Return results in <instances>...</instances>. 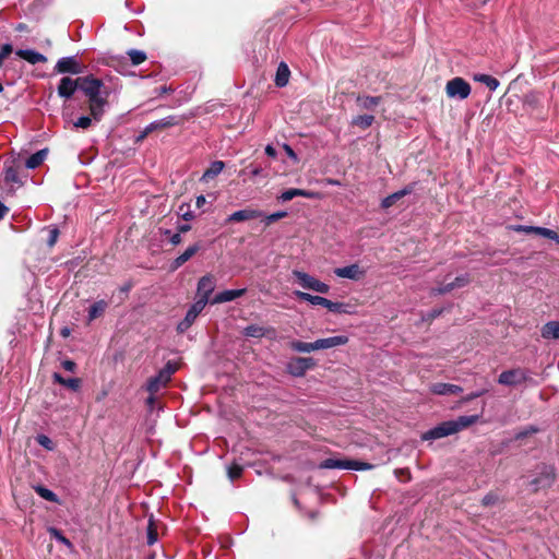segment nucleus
Returning <instances> with one entry per match:
<instances>
[{
  "label": "nucleus",
  "instance_id": "obj_59",
  "mask_svg": "<svg viewBox=\"0 0 559 559\" xmlns=\"http://www.w3.org/2000/svg\"><path fill=\"white\" fill-rule=\"evenodd\" d=\"M206 203V199L204 195H199L195 200L197 207L201 209Z\"/></svg>",
  "mask_w": 559,
  "mask_h": 559
},
{
  "label": "nucleus",
  "instance_id": "obj_7",
  "mask_svg": "<svg viewBox=\"0 0 559 559\" xmlns=\"http://www.w3.org/2000/svg\"><path fill=\"white\" fill-rule=\"evenodd\" d=\"M216 280L212 274L202 276L198 282L197 300H203L204 306L211 302L210 296L214 292Z\"/></svg>",
  "mask_w": 559,
  "mask_h": 559
},
{
  "label": "nucleus",
  "instance_id": "obj_34",
  "mask_svg": "<svg viewBox=\"0 0 559 559\" xmlns=\"http://www.w3.org/2000/svg\"><path fill=\"white\" fill-rule=\"evenodd\" d=\"M373 121H374V117L372 115H360V116L354 117L352 120V123L361 129H367L373 123Z\"/></svg>",
  "mask_w": 559,
  "mask_h": 559
},
{
  "label": "nucleus",
  "instance_id": "obj_24",
  "mask_svg": "<svg viewBox=\"0 0 559 559\" xmlns=\"http://www.w3.org/2000/svg\"><path fill=\"white\" fill-rule=\"evenodd\" d=\"M411 192H412L411 188H405L400 191H396V192L388 195L386 198H384L381 202V206L386 210V209L391 207L392 205H394L399 200H401L405 195L409 194Z\"/></svg>",
  "mask_w": 559,
  "mask_h": 559
},
{
  "label": "nucleus",
  "instance_id": "obj_60",
  "mask_svg": "<svg viewBox=\"0 0 559 559\" xmlns=\"http://www.w3.org/2000/svg\"><path fill=\"white\" fill-rule=\"evenodd\" d=\"M7 212L8 209L0 202V219L3 218Z\"/></svg>",
  "mask_w": 559,
  "mask_h": 559
},
{
  "label": "nucleus",
  "instance_id": "obj_53",
  "mask_svg": "<svg viewBox=\"0 0 559 559\" xmlns=\"http://www.w3.org/2000/svg\"><path fill=\"white\" fill-rule=\"evenodd\" d=\"M497 501V497L492 493H489L483 498L484 506H491Z\"/></svg>",
  "mask_w": 559,
  "mask_h": 559
},
{
  "label": "nucleus",
  "instance_id": "obj_3",
  "mask_svg": "<svg viewBox=\"0 0 559 559\" xmlns=\"http://www.w3.org/2000/svg\"><path fill=\"white\" fill-rule=\"evenodd\" d=\"M556 479V471L552 466L543 465L539 467L538 474L531 480L534 491L546 489L552 486Z\"/></svg>",
  "mask_w": 559,
  "mask_h": 559
},
{
  "label": "nucleus",
  "instance_id": "obj_4",
  "mask_svg": "<svg viewBox=\"0 0 559 559\" xmlns=\"http://www.w3.org/2000/svg\"><path fill=\"white\" fill-rule=\"evenodd\" d=\"M176 367L168 362L155 377L151 378L147 382V390L150 393L155 394L170 381L171 376L175 373Z\"/></svg>",
  "mask_w": 559,
  "mask_h": 559
},
{
  "label": "nucleus",
  "instance_id": "obj_11",
  "mask_svg": "<svg viewBox=\"0 0 559 559\" xmlns=\"http://www.w3.org/2000/svg\"><path fill=\"white\" fill-rule=\"evenodd\" d=\"M334 274L341 278L358 281L364 277L365 271L361 270V267L358 264L354 263L347 266L336 267L334 270Z\"/></svg>",
  "mask_w": 559,
  "mask_h": 559
},
{
  "label": "nucleus",
  "instance_id": "obj_5",
  "mask_svg": "<svg viewBox=\"0 0 559 559\" xmlns=\"http://www.w3.org/2000/svg\"><path fill=\"white\" fill-rule=\"evenodd\" d=\"M471 85L462 78H454L447 82L445 92L450 98L465 99L471 94Z\"/></svg>",
  "mask_w": 559,
  "mask_h": 559
},
{
  "label": "nucleus",
  "instance_id": "obj_51",
  "mask_svg": "<svg viewBox=\"0 0 559 559\" xmlns=\"http://www.w3.org/2000/svg\"><path fill=\"white\" fill-rule=\"evenodd\" d=\"M283 148L285 151V153L287 154V156L294 162V163H298V156L297 154L295 153V151L286 143L283 144Z\"/></svg>",
  "mask_w": 559,
  "mask_h": 559
},
{
  "label": "nucleus",
  "instance_id": "obj_27",
  "mask_svg": "<svg viewBox=\"0 0 559 559\" xmlns=\"http://www.w3.org/2000/svg\"><path fill=\"white\" fill-rule=\"evenodd\" d=\"M225 167V164L221 160L213 162L210 167L204 171L201 180L209 181L219 175Z\"/></svg>",
  "mask_w": 559,
  "mask_h": 559
},
{
  "label": "nucleus",
  "instance_id": "obj_32",
  "mask_svg": "<svg viewBox=\"0 0 559 559\" xmlns=\"http://www.w3.org/2000/svg\"><path fill=\"white\" fill-rule=\"evenodd\" d=\"M292 349L298 353H310L317 349L316 341L312 343H306L301 341H293L290 343Z\"/></svg>",
  "mask_w": 559,
  "mask_h": 559
},
{
  "label": "nucleus",
  "instance_id": "obj_13",
  "mask_svg": "<svg viewBox=\"0 0 559 559\" xmlns=\"http://www.w3.org/2000/svg\"><path fill=\"white\" fill-rule=\"evenodd\" d=\"M55 70L58 73H73L81 71V67L74 57H64L58 60Z\"/></svg>",
  "mask_w": 559,
  "mask_h": 559
},
{
  "label": "nucleus",
  "instance_id": "obj_16",
  "mask_svg": "<svg viewBox=\"0 0 559 559\" xmlns=\"http://www.w3.org/2000/svg\"><path fill=\"white\" fill-rule=\"evenodd\" d=\"M245 294L246 288L224 290L222 293L216 294L214 298L211 300V304L216 305L233 301L243 296Z\"/></svg>",
  "mask_w": 559,
  "mask_h": 559
},
{
  "label": "nucleus",
  "instance_id": "obj_14",
  "mask_svg": "<svg viewBox=\"0 0 559 559\" xmlns=\"http://www.w3.org/2000/svg\"><path fill=\"white\" fill-rule=\"evenodd\" d=\"M76 91H79V78L71 79L69 76H64L61 79L58 86V94L61 97L70 98Z\"/></svg>",
  "mask_w": 559,
  "mask_h": 559
},
{
  "label": "nucleus",
  "instance_id": "obj_50",
  "mask_svg": "<svg viewBox=\"0 0 559 559\" xmlns=\"http://www.w3.org/2000/svg\"><path fill=\"white\" fill-rule=\"evenodd\" d=\"M537 431H538L537 428H535L534 426H530V427L525 428L524 430L518 432L516 436H515V439L520 440V439H522V438H524V437H526L528 435L535 433Z\"/></svg>",
  "mask_w": 559,
  "mask_h": 559
},
{
  "label": "nucleus",
  "instance_id": "obj_2",
  "mask_svg": "<svg viewBox=\"0 0 559 559\" xmlns=\"http://www.w3.org/2000/svg\"><path fill=\"white\" fill-rule=\"evenodd\" d=\"M103 83L98 79H94L93 76H81L79 78V91L84 93L86 97H88L90 110L94 120L99 121L103 116L104 104L98 98V94L100 91Z\"/></svg>",
  "mask_w": 559,
  "mask_h": 559
},
{
  "label": "nucleus",
  "instance_id": "obj_58",
  "mask_svg": "<svg viewBox=\"0 0 559 559\" xmlns=\"http://www.w3.org/2000/svg\"><path fill=\"white\" fill-rule=\"evenodd\" d=\"M265 154L270 157H275L276 156V151L275 148L272 146V145H266L265 146Z\"/></svg>",
  "mask_w": 559,
  "mask_h": 559
},
{
  "label": "nucleus",
  "instance_id": "obj_41",
  "mask_svg": "<svg viewBox=\"0 0 559 559\" xmlns=\"http://www.w3.org/2000/svg\"><path fill=\"white\" fill-rule=\"evenodd\" d=\"M227 474H228V477L231 481H234L235 479H237L238 477L241 476L242 474V466L238 465V464H233L228 467L227 469Z\"/></svg>",
  "mask_w": 559,
  "mask_h": 559
},
{
  "label": "nucleus",
  "instance_id": "obj_26",
  "mask_svg": "<svg viewBox=\"0 0 559 559\" xmlns=\"http://www.w3.org/2000/svg\"><path fill=\"white\" fill-rule=\"evenodd\" d=\"M290 75V71L288 66L284 62H281L277 67L276 75H275V84L278 87H283L288 83Z\"/></svg>",
  "mask_w": 559,
  "mask_h": 559
},
{
  "label": "nucleus",
  "instance_id": "obj_38",
  "mask_svg": "<svg viewBox=\"0 0 559 559\" xmlns=\"http://www.w3.org/2000/svg\"><path fill=\"white\" fill-rule=\"evenodd\" d=\"M35 491L45 500L47 501H51V502H57L58 501V498H57V495L55 492H52L50 489L46 488V487H43V486H37L35 488Z\"/></svg>",
  "mask_w": 559,
  "mask_h": 559
},
{
  "label": "nucleus",
  "instance_id": "obj_37",
  "mask_svg": "<svg viewBox=\"0 0 559 559\" xmlns=\"http://www.w3.org/2000/svg\"><path fill=\"white\" fill-rule=\"evenodd\" d=\"M53 379L56 382H58L62 385H66L70 389H72L73 391H75L80 388V380L76 378L64 379L59 373H55Z\"/></svg>",
  "mask_w": 559,
  "mask_h": 559
},
{
  "label": "nucleus",
  "instance_id": "obj_42",
  "mask_svg": "<svg viewBox=\"0 0 559 559\" xmlns=\"http://www.w3.org/2000/svg\"><path fill=\"white\" fill-rule=\"evenodd\" d=\"M286 216H287V212H285V211H280V212H276V213H272V214L266 215L264 217V223H265V225H270V224H272V223H274V222H276L278 219H282V218H284Z\"/></svg>",
  "mask_w": 559,
  "mask_h": 559
},
{
  "label": "nucleus",
  "instance_id": "obj_30",
  "mask_svg": "<svg viewBox=\"0 0 559 559\" xmlns=\"http://www.w3.org/2000/svg\"><path fill=\"white\" fill-rule=\"evenodd\" d=\"M272 331H273L272 329H266V328H263V326H260L257 324H251V325H248L247 328H245L243 334L248 337L260 338V337L267 335V333L272 332Z\"/></svg>",
  "mask_w": 559,
  "mask_h": 559
},
{
  "label": "nucleus",
  "instance_id": "obj_31",
  "mask_svg": "<svg viewBox=\"0 0 559 559\" xmlns=\"http://www.w3.org/2000/svg\"><path fill=\"white\" fill-rule=\"evenodd\" d=\"M474 80L485 84L490 91H496L499 86V81L488 74H475Z\"/></svg>",
  "mask_w": 559,
  "mask_h": 559
},
{
  "label": "nucleus",
  "instance_id": "obj_52",
  "mask_svg": "<svg viewBox=\"0 0 559 559\" xmlns=\"http://www.w3.org/2000/svg\"><path fill=\"white\" fill-rule=\"evenodd\" d=\"M485 393H486V390H479V391L473 392V393L468 394L467 396H465L463 401L469 402L474 399H477V397L484 395Z\"/></svg>",
  "mask_w": 559,
  "mask_h": 559
},
{
  "label": "nucleus",
  "instance_id": "obj_29",
  "mask_svg": "<svg viewBox=\"0 0 559 559\" xmlns=\"http://www.w3.org/2000/svg\"><path fill=\"white\" fill-rule=\"evenodd\" d=\"M47 155H48V150H46V148L36 152L35 154L31 155L26 159V163H25L26 167L29 169L37 168L46 159Z\"/></svg>",
  "mask_w": 559,
  "mask_h": 559
},
{
  "label": "nucleus",
  "instance_id": "obj_61",
  "mask_svg": "<svg viewBox=\"0 0 559 559\" xmlns=\"http://www.w3.org/2000/svg\"><path fill=\"white\" fill-rule=\"evenodd\" d=\"M262 173V169L260 167H254L251 169V175L252 176H260Z\"/></svg>",
  "mask_w": 559,
  "mask_h": 559
},
{
  "label": "nucleus",
  "instance_id": "obj_10",
  "mask_svg": "<svg viewBox=\"0 0 559 559\" xmlns=\"http://www.w3.org/2000/svg\"><path fill=\"white\" fill-rule=\"evenodd\" d=\"M205 308L203 300H195L194 304L189 308L185 319L179 322L177 329L179 332L183 333L187 331L192 323L195 321L199 313Z\"/></svg>",
  "mask_w": 559,
  "mask_h": 559
},
{
  "label": "nucleus",
  "instance_id": "obj_43",
  "mask_svg": "<svg viewBox=\"0 0 559 559\" xmlns=\"http://www.w3.org/2000/svg\"><path fill=\"white\" fill-rule=\"evenodd\" d=\"M92 123V118L87 116L80 117L74 123V128L87 129Z\"/></svg>",
  "mask_w": 559,
  "mask_h": 559
},
{
  "label": "nucleus",
  "instance_id": "obj_40",
  "mask_svg": "<svg viewBox=\"0 0 559 559\" xmlns=\"http://www.w3.org/2000/svg\"><path fill=\"white\" fill-rule=\"evenodd\" d=\"M128 55L134 66L141 64L146 59V55L142 50L131 49Z\"/></svg>",
  "mask_w": 559,
  "mask_h": 559
},
{
  "label": "nucleus",
  "instance_id": "obj_48",
  "mask_svg": "<svg viewBox=\"0 0 559 559\" xmlns=\"http://www.w3.org/2000/svg\"><path fill=\"white\" fill-rule=\"evenodd\" d=\"M49 532H50L51 536H52L53 538H56L57 540H59V542L63 543V544H64V545H67V546H70V545H71V544H70V542H69V539H67V538H66V537H64V536H63V535H62L58 530H56V528H50V530H49Z\"/></svg>",
  "mask_w": 559,
  "mask_h": 559
},
{
  "label": "nucleus",
  "instance_id": "obj_39",
  "mask_svg": "<svg viewBox=\"0 0 559 559\" xmlns=\"http://www.w3.org/2000/svg\"><path fill=\"white\" fill-rule=\"evenodd\" d=\"M157 527H156V524L154 523L153 519L151 518L148 520V525H147V544L148 545H153L157 542Z\"/></svg>",
  "mask_w": 559,
  "mask_h": 559
},
{
  "label": "nucleus",
  "instance_id": "obj_20",
  "mask_svg": "<svg viewBox=\"0 0 559 559\" xmlns=\"http://www.w3.org/2000/svg\"><path fill=\"white\" fill-rule=\"evenodd\" d=\"M430 390L437 395L459 394L463 391L459 385L441 382L432 384Z\"/></svg>",
  "mask_w": 559,
  "mask_h": 559
},
{
  "label": "nucleus",
  "instance_id": "obj_17",
  "mask_svg": "<svg viewBox=\"0 0 559 559\" xmlns=\"http://www.w3.org/2000/svg\"><path fill=\"white\" fill-rule=\"evenodd\" d=\"M263 213L259 210L245 209L234 212L228 216L227 222H245L261 217Z\"/></svg>",
  "mask_w": 559,
  "mask_h": 559
},
{
  "label": "nucleus",
  "instance_id": "obj_23",
  "mask_svg": "<svg viewBox=\"0 0 559 559\" xmlns=\"http://www.w3.org/2000/svg\"><path fill=\"white\" fill-rule=\"evenodd\" d=\"M294 295L305 301L310 302L313 306L326 307L328 299L321 296L311 295L305 292L296 290Z\"/></svg>",
  "mask_w": 559,
  "mask_h": 559
},
{
  "label": "nucleus",
  "instance_id": "obj_47",
  "mask_svg": "<svg viewBox=\"0 0 559 559\" xmlns=\"http://www.w3.org/2000/svg\"><path fill=\"white\" fill-rule=\"evenodd\" d=\"M48 246L49 247H52L55 246V243L57 242V239H58V236H59V230L57 228H50L48 230Z\"/></svg>",
  "mask_w": 559,
  "mask_h": 559
},
{
  "label": "nucleus",
  "instance_id": "obj_1",
  "mask_svg": "<svg viewBox=\"0 0 559 559\" xmlns=\"http://www.w3.org/2000/svg\"><path fill=\"white\" fill-rule=\"evenodd\" d=\"M478 420L477 415L460 416L454 420H448L439 424L438 426L429 429L423 435L424 440H437L451 435H454Z\"/></svg>",
  "mask_w": 559,
  "mask_h": 559
},
{
  "label": "nucleus",
  "instance_id": "obj_12",
  "mask_svg": "<svg viewBox=\"0 0 559 559\" xmlns=\"http://www.w3.org/2000/svg\"><path fill=\"white\" fill-rule=\"evenodd\" d=\"M296 197H304L307 199H319L320 193L310 190L292 188L282 192L281 195L278 197V200L282 202H287Z\"/></svg>",
  "mask_w": 559,
  "mask_h": 559
},
{
  "label": "nucleus",
  "instance_id": "obj_56",
  "mask_svg": "<svg viewBox=\"0 0 559 559\" xmlns=\"http://www.w3.org/2000/svg\"><path fill=\"white\" fill-rule=\"evenodd\" d=\"M533 228H535V226H523V225H520L515 228V230L518 231H523L525 234H534V230H532Z\"/></svg>",
  "mask_w": 559,
  "mask_h": 559
},
{
  "label": "nucleus",
  "instance_id": "obj_36",
  "mask_svg": "<svg viewBox=\"0 0 559 559\" xmlns=\"http://www.w3.org/2000/svg\"><path fill=\"white\" fill-rule=\"evenodd\" d=\"M326 309H329L331 312H340V313H352V309L349 305L342 304V302H334L328 299L326 302Z\"/></svg>",
  "mask_w": 559,
  "mask_h": 559
},
{
  "label": "nucleus",
  "instance_id": "obj_54",
  "mask_svg": "<svg viewBox=\"0 0 559 559\" xmlns=\"http://www.w3.org/2000/svg\"><path fill=\"white\" fill-rule=\"evenodd\" d=\"M159 129H162V127L159 126V121L156 120L146 126V133H152L153 131Z\"/></svg>",
  "mask_w": 559,
  "mask_h": 559
},
{
  "label": "nucleus",
  "instance_id": "obj_22",
  "mask_svg": "<svg viewBox=\"0 0 559 559\" xmlns=\"http://www.w3.org/2000/svg\"><path fill=\"white\" fill-rule=\"evenodd\" d=\"M293 275L296 277V280L298 281L299 285L302 288L313 290V287H314V284L317 281L316 277L309 275L308 273L298 271V270H294Z\"/></svg>",
  "mask_w": 559,
  "mask_h": 559
},
{
  "label": "nucleus",
  "instance_id": "obj_33",
  "mask_svg": "<svg viewBox=\"0 0 559 559\" xmlns=\"http://www.w3.org/2000/svg\"><path fill=\"white\" fill-rule=\"evenodd\" d=\"M381 97L379 96H359L357 103L364 109H372L380 104Z\"/></svg>",
  "mask_w": 559,
  "mask_h": 559
},
{
  "label": "nucleus",
  "instance_id": "obj_55",
  "mask_svg": "<svg viewBox=\"0 0 559 559\" xmlns=\"http://www.w3.org/2000/svg\"><path fill=\"white\" fill-rule=\"evenodd\" d=\"M62 367L67 370V371H74V368H75V364L71 360H64L62 361Z\"/></svg>",
  "mask_w": 559,
  "mask_h": 559
},
{
  "label": "nucleus",
  "instance_id": "obj_63",
  "mask_svg": "<svg viewBox=\"0 0 559 559\" xmlns=\"http://www.w3.org/2000/svg\"><path fill=\"white\" fill-rule=\"evenodd\" d=\"M182 217L186 219V221H190L193 218V214L191 212H186L182 214Z\"/></svg>",
  "mask_w": 559,
  "mask_h": 559
},
{
  "label": "nucleus",
  "instance_id": "obj_19",
  "mask_svg": "<svg viewBox=\"0 0 559 559\" xmlns=\"http://www.w3.org/2000/svg\"><path fill=\"white\" fill-rule=\"evenodd\" d=\"M15 53L31 64L44 63L47 61V58L43 53L32 49H19Z\"/></svg>",
  "mask_w": 559,
  "mask_h": 559
},
{
  "label": "nucleus",
  "instance_id": "obj_62",
  "mask_svg": "<svg viewBox=\"0 0 559 559\" xmlns=\"http://www.w3.org/2000/svg\"><path fill=\"white\" fill-rule=\"evenodd\" d=\"M60 334L63 336V337H68L70 335V329L69 328H63L61 331H60Z\"/></svg>",
  "mask_w": 559,
  "mask_h": 559
},
{
  "label": "nucleus",
  "instance_id": "obj_64",
  "mask_svg": "<svg viewBox=\"0 0 559 559\" xmlns=\"http://www.w3.org/2000/svg\"><path fill=\"white\" fill-rule=\"evenodd\" d=\"M150 133H146V127L144 128V130L141 132V134L138 136V141H141L143 140L144 138H146Z\"/></svg>",
  "mask_w": 559,
  "mask_h": 559
},
{
  "label": "nucleus",
  "instance_id": "obj_46",
  "mask_svg": "<svg viewBox=\"0 0 559 559\" xmlns=\"http://www.w3.org/2000/svg\"><path fill=\"white\" fill-rule=\"evenodd\" d=\"M313 290L321 294H328L330 286L317 278Z\"/></svg>",
  "mask_w": 559,
  "mask_h": 559
},
{
  "label": "nucleus",
  "instance_id": "obj_25",
  "mask_svg": "<svg viewBox=\"0 0 559 559\" xmlns=\"http://www.w3.org/2000/svg\"><path fill=\"white\" fill-rule=\"evenodd\" d=\"M542 336L547 340H558L559 321L547 322L542 329Z\"/></svg>",
  "mask_w": 559,
  "mask_h": 559
},
{
  "label": "nucleus",
  "instance_id": "obj_21",
  "mask_svg": "<svg viewBox=\"0 0 559 559\" xmlns=\"http://www.w3.org/2000/svg\"><path fill=\"white\" fill-rule=\"evenodd\" d=\"M200 250V245L194 243L190 247H188L179 257H177L173 264L171 269L177 270L181 265H183L188 260H190L198 251Z\"/></svg>",
  "mask_w": 559,
  "mask_h": 559
},
{
  "label": "nucleus",
  "instance_id": "obj_44",
  "mask_svg": "<svg viewBox=\"0 0 559 559\" xmlns=\"http://www.w3.org/2000/svg\"><path fill=\"white\" fill-rule=\"evenodd\" d=\"M158 121H159V126L162 127V129L169 128V127L177 124V119L174 116H168Z\"/></svg>",
  "mask_w": 559,
  "mask_h": 559
},
{
  "label": "nucleus",
  "instance_id": "obj_15",
  "mask_svg": "<svg viewBox=\"0 0 559 559\" xmlns=\"http://www.w3.org/2000/svg\"><path fill=\"white\" fill-rule=\"evenodd\" d=\"M348 343L346 335H336L326 338H319L316 341L317 349H328L336 346H342Z\"/></svg>",
  "mask_w": 559,
  "mask_h": 559
},
{
  "label": "nucleus",
  "instance_id": "obj_57",
  "mask_svg": "<svg viewBox=\"0 0 559 559\" xmlns=\"http://www.w3.org/2000/svg\"><path fill=\"white\" fill-rule=\"evenodd\" d=\"M170 242L174 245V246H177L181 242V236L179 233L177 234H174L170 238Z\"/></svg>",
  "mask_w": 559,
  "mask_h": 559
},
{
  "label": "nucleus",
  "instance_id": "obj_49",
  "mask_svg": "<svg viewBox=\"0 0 559 559\" xmlns=\"http://www.w3.org/2000/svg\"><path fill=\"white\" fill-rule=\"evenodd\" d=\"M12 46L10 44H4L0 49V66L3 60L12 52Z\"/></svg>",
  "mask_w": 559,
  "mask_h": 559
},
{
  "label": "nucleus",
  "instance_id": "obj_6",
  "mask_svg": "<svg viewBox=\"0 0 559 559\" xmlns=\"http://www.w3.org/2000/svg\"><path fill=\"white\" fill-rule=\"evenodd\" d=\"M323 468H340V469H354V471H366L372 467L371 464L353 461V460H335L328 459L321 464Z\"/></svg>",
  "mask_w": 559,
  "mask_h": 559
},
{
  "label": "nucleus",
  "instance_id": "obj_28",
  "mask_svg": "<svg viewBox=\"0 0 559 559\" xmlns=\"http://www.w3.org/2000/svg\"><path fill=\"white\" fill-rule=\"evenodd\" d=\"M105 312V301L103 300H98L96 302H94L90 309H88V313H87V323H92L93 321H95L96 319L100 318Z\"/></svg>",
  "mask_w": 559,
  "mask_h": 559
},
{
  "label": "nucleus",
  "instance_id": "obj_45",
  "mask_svg": "<svg viewBox=\"0 0 559 559\" xmlns=\"http://www.w3.org/2000/svg\"><path fill=\"white\" fill-rule=\"evenodd\" d=\"M37 442L44 447L45 449H48V450H51L52 449V441L50 440L49 437L45 436V435H39L37 437Z\"/></svg>",
  "mask_w": 559,
  "mask_h": 559
},
{
  "label": "nucleus",
  "instance_id": "obj_9",
  "mask_svg": "<svg viewBox=\"0 0 559 559\" xmlns=\"http://www.w3.org/2000/svg\"><path fill=\"white\" fill-rule=\"evenodd\" d=\"M528 379V376L525 370L521 368L507 370L500 373L498 378V382L502 385H518L525 382Z\"/></svg>",
  "mask_w": 559,
  "mask_h": 559
},
{
  "label": "nucleus",
  "instance_id": "obj_35",
  "mask_svg": "<svg viewBox=\"0 0 559 559\" xmlns=\"http://www.w3.org/2000/svg\"><path fill=\"white\" fill-rule=\"evenodd\" d=\"M532 230H534V234H536L538 236L551 239V240L556 241L557 243H559V235L552 229L535 226V228H533Z\"/></svg>",
  "mask_w": 559,
  "mask_h": 559
},
{
  "label": "nucleus",
  "instance_id": "obj_8",
  "mask_svg": "<svg viewBox=\"0 0 559 559\" xmlns=\"http://www.w3.org/2000/svg\"><path fill=\"white\" fill-rule=\"evenodd\" d=\"M314 365L316 362L311 357H295L288 361L287 370L294 377H302Z\"/></svg>",
  "mask_w": 559,
  "mask_h": 559
},
{
  "label": "nucleus",
  "instance_id": "obj_18",
  "mask_svg": "<svg viewBox=\"0 0 559 559\" xmlns=\"http://www.w3.org/2000/svg\"><path fill=\"white\" fill-rule=\"evenodd\" d=\"M471 282V278H469V275L468 274H463V275H460L457 277H455V280L444 286H441V287H438L436 289H433L435 293L437 294H445V293H449L451 290H453L454 288H461V287H464L466 286L468 283Z\"/></svg>",
  "mask_w": 559,
  "mask_h": 559
}]
</instances>
